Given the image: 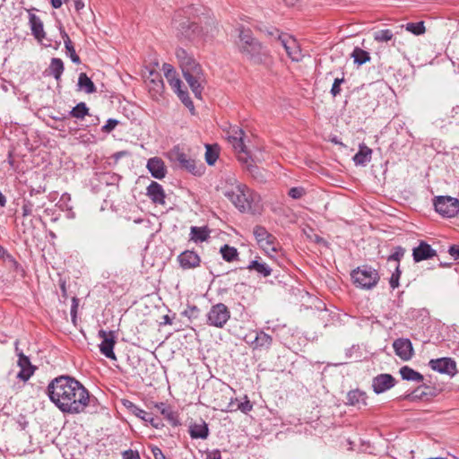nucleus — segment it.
<instances>
[{
  "label": "nucleus",
  "mask_w": 459,
  "mask_h": 459,
  "mask_svg": "<svg viewBox=\"0 0 459 459\" xmlns=\"http://www.w3.org/2000/svg\"><path fill=\"white\" fill-rule=\"evenodd\" d=\"M48 395L61 411L70 414L84 411L94 399L78 380L68 376L53 379L48 385Z\"/></svg>",
  "instance_id": "nucleus-1"
},
{
  "label": "nucleus",
  "mask_w": 459,
  "mask_h": 459,
  "mask_svg": "<svg viewBox=\"0 0 459 459\" xmlns=\"http://www.w3.org/2000/svg\"><path fill=\"white\" fill-rule=\"evenodd\" d=\"M176 57L182 70L183 76L187 82L195 98L201 99L205 77L201 65L192 55L182 48L176 49Z\"/></svg>",
  "instance_id": "nucleus-2"
},
{
  "label": "nucleus",
  "mask_w": 459,
  "mask_h": 459,
  "mask_svg": "<svg viewBox=\"0 0 459 459\" xmlns=\"http://www.w3.org/2000/svg\"><path fill=\"white\" fill-rule=\"evenodd\" d=\"M223 195L241 212L256 213L262 208L260 196L246 185L238 184L232 186L225 189Z\"/></svg>",
  "instance_id": "nucleus-3"
},
{
  "label": "nucleus",
  "mask_w": 459,
  "mask_h": 459,
  "mask_svg": "<svg viewBox=\"0 0 459 459\" xmlns=\"http://www.w3.org/2000/svg\"><path fill=\"white\" fill-rule=\"evenodd\" d=\"M244 135L245 133L241 128L233 126L229 134V141L237 153L238 160L242 164H245L248 171L255 176V172L258 170V168L253 164L254 160L244 143Z\"/></svg>",
  "instance_id": "nucleus-4"
},
{
  "label": "nucleus",
  "mask_w": 459,
  "mask_h": 459,
  "mask_svg": "<svg viewBox=\"0 0 459 459\" xmlns=\"http://www.w3.org/2000/svg\"><path fill=\"white\" fill-rule=\"evenodd\" d=\"M168 155L169 160L179 169H185L194 176L203 175L204 170V165H197L195 160L185 153L178 146H175L170 150Z\"/></svg>",
  "instance_id": "nucleus-5"
},
{
  "label": "nucleus",
  "mask_w": 459,
  "mask_h": 459,
  "mask_svg": "<svg viewBox=\"0 0 459 459\" xmlns=\"http://www.w3.org/2000/svg\"><path fill=\"white\" fill-rule=\"evenodd\" d=\"M351 276L357 287L366 290L374 288L380 279L377 271L368 265L353 270Z\"/></svg>",
  "instance_id": "nucleus-6"
},
{
  "label": "nucleus",
  "mask_w": 459,
  "mask_h": 459,
  "mask_svg": "<svg viewBox=\"0 0 459 459\" xmlns=\"http://www.w3.org/2000/svg\"><path fill=\"white\" fill-rule=\"evenodd\" d=\"M178 18L179 14H177L172 22L178 38H184L187 40L195 41L202 37V30L195 22H191L189 19Z\"/></svg>",
  "instance_id": "nucleus-7"
},
{
  "label": "nucleus",
  "mask_w": 459,
  "mask_h": 459,
  "mask_svg": "<svg viewBox=\"0 0 459 459\" xmlns=\"http://www.w3.org/2000/svg\"><path fill=\"white\" fill-rule=\"evenodd\" d=\"M206 318L209 325L222 328L230 318V311L225 304L217 303L212 306Z\"/></svg>",
  "instance_id": "nucleus-8"
},
{
  "label": "nucleus",
  "mask_w": 459,
  "mask_h": 459,
  "mask_svg": "<svg viewBox=\"0 0 459 459\" xmlns=\"http://www.w3.org/2000/svg\"><path fill=\"white\" fill-rule=\"evenodd\" d=\"M437 212L443 217H454L459 212V200L451 196H437L434 201Z\"/></svg>",
  "instance_id": "nucleus-9"
},
{
  "label": "nucleus",
  "mask_w": 459,
  "mask_h": 459,
  "mask_svg": "<svg viewBox=\"0 0 459 459\" xmlns=\"http://www.w3.org/2000/svg\"><path fill=\"white\" fill-rule=\"evenodd\" d=\"M254 236L258 245L266 252H276V238L270 234L263 226H255L253 230Z\"/></svg>",
  "instance_id": "nucleus-10"
},
{
  "label": "nucleus",
  "mask_w": 459,
  "mask_h": 459,
  "mask_svg": "<svg viewBox=\"0 0 459 459\" xmlns=\"http://www.w3.org/2000/svg\"><path fill=\"white\" fill-rule=\"evenodd\" d=\"M278 41L284 48L288 56L294 62H299L303 58L300 46L297 39L290 35L280 36Z\"/></svg>",
  "instance_id": "nucleus-11"
},
{
  "label": "nucleus",
  "mask_w": 459,
  "mask_h": 459,
  "mask_svg": "<svg viewBox=\"0 0 459 459\" xmlns=\"http://www.w3.org/2000/svg\"><path fill=\"white\" fill-rule=\"evenodd\" d=\"M99 336L102 339L101 343L99 345L100 352L108 359H117L114 353V346L116 343L115 333L113 331L106 332L105 330H100Z\"/></svg>",
  "instance_id": "nucleus-12"
},
{
  "label": "nucleus",
  "mask_w": 459,
  "mask_h": 459,
  "mask_svg": "<svg viewBox=\"0 0 459 459\" xmlns=\"http://www.w3.org/2000/svg\"><path fill=\"white\" fill-rule=\"evenodd\" d=\"M239 50L254 64H262L267 56L266 51L257 40L252 43L249 48H244Z\"/></svg>",
  "instance_id": "nucleus-13"
},
{
  "label": "nucleus",
  "mask_w": 459,
  "mask_h": 459,
  "mask_svg": "<svg viewBox=\"0 0 459 459\" xmlns=\"http://www.w3.org/2000/svg\"><path fill=\"white\" fill-rule=\"evenodd\" d=\"M430 368L441 374L453 375L456 371V364L451 358H440L430 359Z\"/></svg>",
  "instance_id": "nucleus-14"
},
{
  "label": "nucleus",
  "mask_w": 459,
  "mask_h": 459,
  "mask_svg": "<svg viewBox=\"0 0 459 459\" xmlns=\"http://www.w3.org/2000/svg\"><path fill=\"white\" fill-rule=\"evenodd\" d=\"M395 354L403 360H410L413 356L411 342L407 338H399L393 343Z\"/></svg>",
  "instance_id": "nucleus-15"
},
{
  "label": "nucleus",
  "mask_w": 459,
  "mask_h": 459,
  "mask_svg": "<svg viewBox=\"0 0 459 459\" xmlns=\"http://www.w3.org/2000/svg\"><path fill=\"white\" fill-rule=\"evenodd\" d=\"M395 385L394 377L390 374H380L372 380V388L376 394L384 393Z\"/></svg>",
  "instance_id": "nucleus-16"
},
{
  "label": "nucleus",
  "mask_w": 459,
  "mask_h": 459,
  "mask_svg": "<svg viewBox=\"0 0 459 459\" xmlns=\"http://www.w3.org/2000/svg\"><path fill=\"white\" fill-rule=\"evenodd\" d=\"M18 366L21 368L17 377L22 381H27L34 374L36 368L31 365L30 359L22 351L18 352Z\"/></svg>",
  "instance_id": "nucleus-17"
},
{
  "label": "nucleus",
  "mask_w": 459,
  "mask_h": 459,
  "mask_svg": "<svg viewBox=\"0 0 459 459\" xmlns=\"http://www.w3.org/2000/svg\"><path fill=\"white\" fill-rule=\"evenodd\" d=\"M178 260L183 269L195 268L201 262L200 256L195 252L190 250L182 252L178 256Z\"/></svg>",
  "instance_id": "nucleus-18"
},
{
  "label": "nucleus",
  "mask_w": 459,
  "mask_h": 459,
  "mask_svg": "<svg viewBox=\"0 0 459 459\" xmlns=\"http://www.w3.org/2000/svg\"><path fill=\"white\" fill-rule=\"evenodd\" d=\"M437 255L436 251L424 241H421L420 245L413 248L412 255L415 262H420L427 260Z\"/></svg>",
  "instance_id": "nucleus-19"
},
{
  "label": "nucleus",
  "mask_w": 459,
  "mask_h": 459,
  "mask_svg": "<svg viewBox=\"0 0 459 459\" xmlns=\"http://www.w3.org/2000/svg\"><path fill=\"white\" fill-rule=\"evenodd\" d=\"M147 169L155 178L161 179L166 176V167L160 158L154 157L149 159Z\"/></svg>",
  "instance_id": "nucleus-20"
},
{
  "label": "nucleus",
  "mask_w": 459,
  "mask_h": 459,
  "mask_svg": "<svg viewBox=\"0 0 459 459\" xmlns=\"http://www.w3.org/2000/svg\"><path fill=\"white\" fill-rule=\"evenodd\" d=\"M29 24L30 27L31 34L35 37L39 41H42V39L46 37V33L44 30L43 22L39 16L32 13H29Z\"/></svg>",
  "instance_id": "nucleus-21"
},
{
  "label": "nucleus",
  "mask_w": 459,
  "mask_h": 459,
  "mask_svg": "<svg viewBox=\"0 0 459 459\" xmlns=\"http://www.w3.org/2000/svg\"><path fill=\"white\" fill-rule=\"evenodd\" d=\"M367 394L359 389L351 390L347 394L346 404L355 406L359 409L367 405Z\"/></svg>",
  "instance_id": "nucleus-22"
},
{
  "label": "nucleus",
  "mask_w": 459,
  "mask_h": 459,
  "mask_svg": "<svg viewBox=\"0 0 459 459\" xmlns=\"http://www.w3.org/2000/svg\"><path fill=\"white\" fill-rule=\"evenodd\" d=\"M147 195L155 204H165V193L163 187L155 181H152L147 187Z\"/></svg>",
  "instance_id": "nucleus-23"
},
{
  "label": "nucleus",
  "mask_w": 459,
  "mask_h": 459,
  "mask_svg": "<svg viewBox=\"0 0 459 459\" xmlns=\"http://www.w3.org/2000/svg\"><path fill=\"white\" fill-rule=\"evenodd\" d=\"M150 91H154L156 94H160L164 89V83L158 72L151 71L146 78Z\"/></svg>",
  "instance_id": "nucleus-24"
},
{
  "label": "nucleus",
  "mask_w": 459,
  "mask_h": 459,
  "mask_svg": "<svg viewBox=\"0 0 459 459\" xmlns=\"http://www.w3.org/2000/svg\"><path fill=\"white\" fill-rule=\"evenodd\" d=\"M188 432L193 439H206L209 436V428L204 421L193 423L189 426Z\"/></svg>",
  "instance_id": "nucleus-25"
},
{
  "label": "nucleus",
  "mask_w": 459,
  "mask_h": 459,
  "mask_svg": "<svg viewBox=\"0 0 459 459\" xmlns=\"http://www.w3.org/2000/svg\"><path fill=\"white\" fill-rule=\"evenodd\" d=\"M371 155L372 150L364 144H360L359 152L353 157V161L356 165L365 166L370 161Z\"/></svg>",
  "instance_id": "nucleus-26"
},
{
  "label": "nucleus",
  "mask_w": 459,
  "mask_h": 459,
  "mask_svg": "<svg viewBox=\"0 0 459 459\" xmlns=\"http://www.w3.org/2000/svg\"><path fill=\"white\" fill-rule=\"evenodd\" d=\"M273 343V338L266 333L260 331L256 333L252 344L255 349H269Z\"/></svg>",
  "instance_id": "nucleus-27"
},
{
  "label": "nucleus",
  "mask_w": 459,
  "mask_h": 459,
  "mask_svg": "<svg viewBox=\"0 0 459 459\" xmlns=\"http://www.w3.org/2000/svg\"><path fill=\"white\" fill-rule=\"evenodd\" d=\"M399 372L403 380L420 383L424 379L423 376L420 373L415 371L409 366L402 367Z\"/></svg>",
  "instance_id": "nucleus-28"
},
{
  "label": "nucleus",
  "mask_w": 459,
  "mask_h": 459,
  "mask_svg": "<svg viewBox=\"0 0 459 459\" xmlns=\"http://www.w3.org/2000/svg\"><path fill=\"white\" fill-rule=\"evenodd\" d=\"M155 407L173 426H177L178 424V417L170 406L163 403H156Z\"/></svg>",
  "instance_id": "nucleus-29"
},
{
  "label": "nucleus",
  "mask_w": 459,
  "mask_h": 459,
  "mask_svg": "<svg viewBox=\"0 0 459 459\" xmlns=\"http://www.w3.org/2000/svg\"><path fill=\"white\" fill-rule=\"evenodd\" d=\"M78 87L80 90L84 91L86 93H93L96 91V87L90 77L85 73H81L78 78Z\"/></svg>",
  "instance_id": "nucleus-30"
},
{
  "label": "nucleus",
  "mask_w": 459,
  "mask_h": 459,
  "mask_svg": "<svg viewBox=\"0 0 459 459\" xmlns=\"http://www.w3.org/2000/svg\"><path fill=\"white\" fill-rule=\"evenodd\" d=\"M45 203L43 202H34L30 199H24L23 204L22 206V216L27 217L32 214L34 210H39L43 208Z\"/></svg>",
  "instance_id": "nucleus-31"
},
{
  "label": "nucleus",
  "mask_w": 459,
  "mask_h": 459,
  "mask_svg": "<svg viewBox=\"0 0 459 459\" xmlns=\"http://www.w3.org/2000/svg\"><path fill=\"white\" fill-rule=\"evenodd\" d=\"M61 35H62V38L64 39V43H65V47L66 52L69 55L71 60L74 64H79L80 63V57L76 54L75 49H74V46L72 44V41H71L68 34L65 30H61Z\"/></svg>",
  "instance_id": "nucleus-32"
},
{
  "label": "nucleus",
  "mask_w": 459,
  "mask_h": 459,
  "mask_svg": "<svg viewBox=\"0 0 459 459\" xmlns=\"http://www.w3.org/2000/svg\"><path fill=\"white\" fill-rule=\"evenodd\" d=\"M48 69L50 74L53 75L56 81H58L60 80L64 72V63L60 58L54 57L51 59Z\"/></svg>",
  "instance_id": "nucleus-33"
},
{
  "label": "nucleus",
  "mask_w": 459,
  "mask_h": 459,
  "mask_svg": "<svg viewBox=\"0 0 459 459\" xmlns=\"http://www.w3.org/2000/svg\"><path fill=\"white\" fill-rule=\"evenodd\" d=\"M125 407L134 415L145 421L150 418V413L140 409L137 405H135L133 402L125 400L124 401Z\"/></svg>",
  "instance_id": "nucleus-34"
},
{
  "label": "nucleus",
  "mask_w": 459,
  "mask_h": 459,
  "mask_svg": "<svg viewBox=\"0 0 459 459\" xmlns=\"http://www.w3.org/2000/svg\"><path fill=\"white\" fill-rule=\"evenodd\" d=\"M351 56L353 58L354 63L359 65H361L370 60L369 53L360 48H358V47H356L353 49Z\"/></svg>",
  "instance_id": "nucleus-35"
},
{
  "label": "nucleus",
  "mask_w": 459,
  "mask_h": 459,
  "mask_svg": "<svg viewBox=\"0 0 459 459\" xmlns=\"http://www.w3.org/2000/svg\"><path fill=\"white\" fill-rule=\"evenodd\" d=\"M191 234V239L197 242V241H205L209 238V231L206 230V228H201L193 226L190 230Z\"/></svg>",
  "instance_id": "nucleus-36"
},
{
  "label": "nucleus",
  "mask_w": 459,
  "mask_h": 459,
  "mask_svg": "<svg viewBox=\"0 0 459 459\" xmlns=\"http://www.w3.org/2000/svg\"><path fill=\"white\" fill-rule=\"evenodd\" d=\"M247 269L250 271L255 270L264 277L269 276L272 273V269L266 264L259 263L256 260L252 261L248 264Z\"/></svg>",
  "instance_id": "nucleus-37"
},
{
  "label": "nucleus",
  "mask_w": 459,
  "mask_h": 459,
  "mask_svg": "<svg viewBox=\"0 0 459 459\" xmlns=\"http://www.w3.org/2000/svg\"><path fill=\"white\" fill-rule=\"evenodd\" d=\"M88 115L89 108L84 102L78 103L70 111V116L77 119H83Z\"/></svg>",
  "instance_id": "nucleus-38"
},
{
  "label": "nucleus",
  "mask_w": 459,
  "mask_h": 459,
  "mask_svg": "<svg viewBox=\"0 0 459 459\" xmlns=\"http://www.w3.org/2000/svg\"><path fill=\"white\" fill-rule=\"evenodd\" d=\"M220 252L222 258L227 262H232L237 259L238 253L237 248L229 245H224L221 247Z\"/></svg>",
  "instance_id": "nucleus-39"
},
{
  "label": "nucleus",
  "mask_w": 459,
  "mask_h": 459,
  "mask_svg": "<svg viewBox=\"0 0 459 459\" xmlns=\"http://www.w3.org/2000/svg\"><path fill=\"white\" fill-rule=\"evenodd\" d=\"M256 41L255 39L253 38L250 30H242L239 33V43L238 48L239 49L244 48H249V46Z\"/></svg>",
  "instance_id": "nucleus-40"
},
{
  "label": "nucleus",
  "mask_w": 459,
  "mask_h": 459,
  "mask_svg": "<svg viewBox=\"0 0 459 459\" xmlns=\"http://www.w3.org/2000/svg\"><path fill=\"white\" fill-rule=\"evenodd\" d=\"M394 37V33L391 30H379L373 33V38L376 41L383 43L390 41Z\"/></svg>",
  "instance_id": "nucleus-41"
},
{
  "label": "nucleus",
  "mask_w": 459,
  "mask_h": 459,
  "mask_svg": "<svg viewBox=\"0 0 459 459\" xmlns=\"http://www.w3.org/2000/svg\"><path fill=\"white\" fill-rule=\"evenodd\" d=\"M402 27H405L406 30L417 36L422 35L426 30L424 22H408Z\"/></svg>",
  "instance_id": "nucleus-42"
},
{
  "label": "nucleus",
  "mask_w": 459,
  "mask_h": 459,
  "mask_svg": "<svg viewBox=\"0 0 459 459\" xmlns=\"http://www.w3.org/2000/svg\"><path fill=\"white\" fill-rule=\"evenodd\" d=\"M252 409H253V405L251 404L250 401L248 400L247 396L246 395L245 396V401L238 403L236 408H233V403L231 402L228 405V409L226 411H233L239 410V411H241L244 413H247V412L251 411Z\"/></svg>",
  "instance_id": "nucleus-43"
},
{
  "label": "nucleus",
  "mask_w": 459,
  "mask_h": 459,
  "mask_svg": "<svg viewBox=\"0 0 459 459\" xmlns=\"http://www.w3.org/2000/svg\"><path fill=\"white\" fill-rule=\"evenodd\" d=\"M178 97L180 99V100L184 103L186 107L190 108L191 110L194 109V104L191 100L188 92L186 91H184L181 87L178 88V90L174 91Z\"/></svg>",
  "instance_id": "nucleus-44"
},
{
  "label": "nucleus",
  "mask_w": 459,
  "mask_h": 459,
  "mask_svg": "<svg viewBox=\"0 0 459 459\" xmlns=\"http://www.w3.org/2000/svg\"><path fill=\"white\" fill-rule=\"evenodd\" d=\"M218 159V152L210 145H206L205 160L209 165H213Z\"/></svg>",
  "instance_id": "nucleus-45"
},
{
  "label": "nucleus",
  "mask_w": 459,
  "mask_h": 459,
  "mask_svg": "<svg viewBox=\"0 0 459 459\" xmlns=\"http://www.w3.org/2000/svg\"><path fill=\"white\" fill-rule=\"evenodd\" d=\"M165 78L174 91L178 90V88L182 86V82L179 78H178L177 73L172 74L169 76L168 74L165 76Z\"/></svg>",
  "instance_id": "nucleus-46"
},
{
  "label": "nucleus",
  "mask_w": 459,
  "mask_h": 459,
  "mask_svg": "<svg viewBox=\"0 0 459 459\" xmlns=\"http://www.w3.org/2000/svg\"><path fill=\"white\" fill-rule=\"evenodd\" d=\"M400 276H401V271L399 268V264H397L395 265V271H394V273H393V274L389 280V284L392 289H395L399 286Z\"/></svg>",
  "instance_id": "nucleus-47"
},
{
  "label": "nucleus",
  "mask_w": 459,
  "mask_h": 459,
  "mask_svg": "<svg viewBox=\"0 0 459 459\" xmlns=\"http://www.w3.org/2000/svg\"><path fill=\"white\" fill-rule=\"evenodd\" d=\"M288 195L293 199H299L305 195V189L300 186L291 187Z\"/></svg>",
  "instance_id": "nucleus-48"
},
{
  "label": "nucleus",
  "mask_w": 459,
  "mask_h": 459,
  "mask_svg": "<svg viewBox=\"0 0 459 459\" xmlns=\"http://www.w3.org/2000/svg\"><path fill=\"white\" fill-rule=\"evenodd\" d=\"M344 82L343 78H336L333 83L331 93L333 97L337 96L341 92V84Z\"/></svg>",
  "instance_id": "nucleus-49"
},
{
  "label": "nucleus",
  "mask_w": 459,
  "mask_h": 459,
  "mask_svg": "<svg viewBox=\"0 0 459 459\" xmlns=\"http://www.w3.org/2000/svg\"><path fill=\"white\" fill-rule=\"evenodd\" d=\"M118 125V121L114 118H109L107 120L106 124L102 126V132L109 133L111 132Z\"/></svg>",
  "instance_id": "nucleus-50"
},
{
  "label": "nucleus",
  "mask_w": 459,
  "mask_h": 459,
  "mask_svg": "<svg viewBox=\"0 0 459 459\" xmlns=\"http://www.w3.org/2000/svg\"><path fill=\"white\" fill-rule=\"evenodd\" d=\"M123 459H140V455L137 451H133L130 449L123 453Z\"/></svg>",
  "instance_id": "nucleus-51"
},
{
  "label": "nucleus",
  "mask_w": 459,
  "mask_h": 459,
  "mask_svg": "<svg viewBox=\"0 0 459 459\" xmlns=\"http://www.w3.org/2000/svg\"><path fill=\"white\" fill-rule=\"evenodd\" d=\"M403 255V248L399 247L397 251H395L394 254L389 255L388 261L389 262L394 261V262L398 263Z\"/></svg>",
  "instance_id": "nucleus-52"
},
{
  "label": "nucleus",
  "mask_w": 459,
  "mask_h": 459,
  "mask_svg": "<svg viewBox=\"0 0 459 459\" xmlns=\"http://www.w3.org/2000/svg\"><path fill=\"white\" fill-rule=\"evenodd\" d=\"M145 422L151 423V425L152 427H154L155 429H160L163 426L161 420L159 419L153 418L151 413H150V418L148 420H146Z\"/></svg>",
  "instance_id": "nucleus-53"
},
{
  "label": "nucleus",
  "mask_w": 459,
  "mask_h": 459,
  "mask_svg": "<svg viewBox=\"0 0 459 459\" xmlns=\"http://www.w3.org/2000/svg\"><path fill=\"white\" fill-rule=\"evenodd\" d=\"M152 453L155 459H166L164 454L162 453L161 449L158 446H152Z\"/></svg>",
  "instance_id": "nucleus-54"
},
{
  "label": "nucleus",
  "mask_w": 459,
  "mask_h": 459,
  "mask_svg": "<svg viewBox=\"0 0 459 459\" xmlns=\"http://www.w3.org/2000/svg\"><path fill=\"white\" fill-rule=\"evenodd\" d=\"M4 262L10 266V268L13 269L14 271H17L19 264L16 259L12 255H10Z\"/></svg>",
  "instance_id": "nucleus-55"
},
{
  "label": "nucleus",
  "mask_w": 459,
  "mask_h": 459,
  "mask_svg": "<svg viewBox=\"0 0 459 459\" xmlns=\"http://www.w3.org/2000/svg\"><path fill=\"white\" fill-rule=\"evenodd\" d=\"M162 71L164 73V76H166L168 74L169 76L172 74H176L175 68L170 64H167V63L163 64Z\"/></svg>",
  "instance_id": "nucleus-56"
},
{
  "label": "nucleus",
  "mask_w": 459,
  "mask_h": 459,
  "mask_svg": "<svg viewBox=\"0 0 459 459\" xmlns=\"http://www.w3.org/2000/svg\"><path fill=\"white\" fill-rule=\"evenodd\" d=\"M206 459H221V451L218 449L209 452L206 455Z\"/></svg>",
  "instance_id": "nucleus-57"
},
{
  "label": "nucleus",
  "mask_w": 459,
  "mask_h": 459,
  "mask_svg": "<svg viewBox=\"0 0 459 459\" xmlns=\"http://www.w3.org/2000/svg\"><path fill=\"white\" fill-rule=\"evenodd\" d=\"M449 254L455 259L459 258V246L454 245L449 247Z\"/></svg>",
  "instance_id": "nucleus-58"
},
{
  "label": "nucleus",
  "mask_w": 459,
  "mask_h": 459,
  "mask_svg": "<svg viewBox=\"0 0 459 459\" xmlns=\"http://www.w3.org/2000/svg\"><path fill=\"white\" fill-rule=\"evenodd\" d=\"M11 254L3 247L0 246V258L5 261Z\"/></svg>",
  "instance_id": "nucleus-59"
},
{
  "label": "nucleus",
  "mask_w": 459,
  "mask_h": 459,
  "mask_svg": "<svg viewBox=\"0 0 459 459\" xmlns=\"http://www.w3.org/2000/svg\"><path fill=\"white\" fill-rule=\"evenodd\" d=\"M74 7H75L76 11H80L84 7V3L82 0H75Z\"/></svg>",
  "instance_id": "nucleus-60"
},
{
  "label": "nucleus",
  "mask_w": 459,
  "mask_h": 459,
  "mask_svg": "<svg viewBox=\"0 0 459 459\" xmlns=\"http://www.w3.org/2000/svg\"><path fill=\"white\" fill-rule=\"evenodd\" d=\"M51 5L55 9L60 8L62 5V1L61 0H51Z\"/></svg>",
  "instance_id": "nucleus-61"
},
{
  "label": "nucleus",
  "mask_w": 459,
  "mask_h": 459,
  "mask_svg": "<svg viewBox=\"0 0 459 459\" xmlns=\"http://www.w3.org/2000/svg\"><path fill=\"white\" fill-rule=\"evenodd\" d=\"M171 324H172V320L169 317V316L165 315L163 316V322H161L160 325H171Z\"/></svg>",
  "instance_id": "nucleus-62"
},
{
  "label": "nucleus",
  "mask_w": 459,
  "mask_h": 459,
  "mask_svg": "<svg viewBox=\"0 0 459 459\" xmlns=\"http://www.w3.org/2000/svg\"><path fill=\"white\" fill-rule=\"evenodd\" d=\"M459 114V105L454 107L451 110V117H455Z\"/></svg>",
  "instance_id": "nucleus-63"
},
{
  "label": "nucleus",
  "mask_w": 459,
  "mask_h": 459,
  "mask_svg": "<svg viewBox=\"0 0 459 459\" xmlns=\"http://www.w3.org/2000/svg\"><path fill=\"white\" fill-rule=\"evenodd\" d=\"M6 204V198L5 196L3 195V193L0 191V206L1 207H4Z\"/></svg>",
  "instance_id": "nucleus-64"
}]
</instances>
